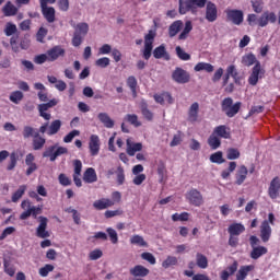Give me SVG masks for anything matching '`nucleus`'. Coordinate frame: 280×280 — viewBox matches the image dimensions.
Instances as JSON below:
<instances>
[{"label": "nucleus", "instance_id": "nucleus-39", "mask_svg": "<svg viewBox=\"0 0 280 280\" xmlns=\"http://www.w3.org/2000/svg\"><path fill=\"white\" fill-rule=\"evenodd\" d=\"M33 150H43L45 148V143H47V140L43 137H40V133L33 138Z\"/></svg>", "mask_w": 280, "mask_h": 280}, {"label": "nucleus", "instance_id": "nucleus-62", "mask_svg": "<svg viewBox=\"0 0 280 280\" xmlns=\"http://www.w3.org/2000/svg\"><path fill=\"white\" fill-rule=\"evenodd\" d=\"M14 231H16V229H14V226H9V228L4 229L2 234L0 235V242L5 240V237H8V235H12V233H14Z\"/></svg>", "mask_w": 280, "mask_h": 280}, {"label": "nucleus", "instance_id": "nucleus-17", "mask_svg": "<svg viewBox=\"0 0 280 280\" xmlns=\"http://www.w3.org/2000/svg\"><path fill=\"white\" fill-rule=\"evenodd\" d=\"M34 161H35L34 154L28 153L25 158V165H27L26 176H32V174H34V172L38 170V165H36Z\"/></svg>", "mask_w": 280, "mask_h": 280}, {"label": "nucleus", "instance_id": "nucleus-5", "mask_svg": "<svg viewBox=\"0 0 280 280\" xmlns=\"http://www.w3.org/2000/svg\"><path fill=\"white\" fill-rule=\"evenodd\" d=\"M39 224L36 228V237H39L40 240H47V237H51V233L47 231V224H49V219L46 217H38L37 218Z\"/></svg>", "mask_w": 280, "mask_h": 280}, {"label": "nucleus", "instance_id": "nucleus-27", "mask_svg": "<svg viewBox=\"0 0 280 280\" xmlns=\"http://www.w3.org/2000/svg\"><path fill=\"white\" fill-rule=\"evenodd\" d=\"M39 132L32 126L26 125L23 127L22 137L23 139H34L38 137Z\"/></svg>", "mask_w": 280, "mask_h": 280}, {"label": "nucleus", "instance_id": "nucleus-42", "mask_svg": "<svg viewBox=\"0 0 280 280\" xmlns=\"http://www.w3.org/2000/svg\"><path fill=\"white\" fill-rule=\"evenodd\" d=\"M125 120L128 124H131V126H135V128H139V126H141V121H139V116H137V114H127L125 116Z\"/></svg>", "mask_w": 280, "mask_h": 280}, {"label": "nucleus", "instance_id": "nucleus-44", "mask_svg": "<svg viewBox=\"0 0 280 280\" xmlns=\"http://www.w3.org/2000/svg\"><path fill=\"white\" fill-rule=\"evenodd\" d=\"M23 92L21 91H14L10 94L9 100L10 102H12L13 104H21V102H23Z\"/></svg>", "mask_w": 280, "mask_h": 280}, {"label": "nucleus", "instance_id": "nucleus-20", "mask_svg": "<svg viewBox=\"0 0 280 280\" xmlns=\"http://www.w3.org/2000/svg\"><path fill=\"white\" fill-rule=\"evenodd\" d=\"M212 135L221 139H231V130L224 125L215 127Z\"/></svg>", "mask_w": 280, "mask_h": 280}, {"label": "nucleus", "instance_id": "nucleus-50", "mask_svg": "<svg viewBox=\"0 0 280 280\" xmlns=\"http://www.w3.org/2000/svg\"><path fill=\"white\" fill-rule=\"evenodd\" d=\"M173 222H187L189 220V213L183 212L180 214L175 213L172 215Z\"/></svg>", "mask_w": 280, "mask_h": 280}, {"label": "nucleus", "instance_id": "nucleus-58", "mask_svg": "<svg viewBox=\"0 0 280 280\" xmlns=\"http://www.w3.org/2000/svg\"><path fill=\"white\" fill-rule=\"evenodd\" d=\"M34 62L36 65H45V62H49V57H48L47 52L35 56Z\"/></svg>", "mask_w": 280, "mask_h": 280}, {"label": "nucleus", "instance_id": "nucleus-10", "mask_svg": "<svg viewBox=\"0 0 280 280\" xmlns=\"http://www.w3.org/2000/svg\"><path fill=\"white\" fill-rule=\"evenodd\" d=\"M264 75V70L261 69V62H256V65L252 69V73L248 78V83L252 86H256V84L259 82V78Z\"/></svg>", "mask_w": 280, "mask_h": 280}, {"label": "nucleus", "instance_id": "nucleus-47", "mask_svg": "<svg viewBox=\"0 0 280 280\" xmlns=\"http://www.w3.org/2000/svg\"><path fill=\"white\" fill-rule=\"evenodd\" d=\"M241 153L240 150L235 149V148H230L226 150V159L229 161H235L237 159H240Z\"/></svg>", "mask_w": 280, "mask_h": 280}, {"label": "nucleus", "instance_id": "nucleus-19", "mask_svg": "<svg viewBox=\"0 0 280 280\" xmlns=\"http://www.w3.org/2000/svg\"><path fill=\"white\" fill-rule=\"evenodd\" d=\"M115 202L110 199L102 198L93 202L94 209H97V211H102L104 209H108L109 207H113Z\"/></svg>", "mask_w": 280, "mask_h": 280}, {"label": "nucleus", "instance_id": "nucleus-4", "mask_svg": "<svg viewBox=\"0 0 280 280\" xmlns=\"http://www.w3.org/2000/svg\"><path fill=\"white\" fill-rule=\"evenodd\" d=\"M186 200L194 207H201L205 203L202 194L196 188H191L186 192Z\"/></svg>", "mask_w": 280, "mask_h": 280}, {"label": "nucleus", "instance_id": "nucleus-34", "mask_svg": "<svg viewBox=\"0 0 280 280\" xmlns=\"http://www.w3.org/2000/svg\"><path fill=\"white\" fill-rule=\"evenodd\" d=\"M195 71L200 72V71H206V73H213L214 71V67L211 63H207V62H198L195 66Z\"/></svg>", "mask_w": 280, "mask_h": 280}, {"label": "nucleus", "instance_id": "nucleus-46", "mask_svg": "<svg viewBox=\"0 0 280 280\" xmlns=\"http://www.w3.org/2000/svg\"><path fill=\"white\" fill-rule=\"evenodd\" d=\"M210 161H211V163H217L218 165H222V163H224V161H225L222 151L212 153L210 155Z\"/></svg>", "mask_w": 280, "mask_h": 280}, {"label": "nucleus", "instance_id": "nucleus-22", "mask_svg": "<svg viewBox=\"0 0 280 280\" xmlns=\"http://www.w3.org/2000/svg\"><path fill=\"white\" fill-rule=\"evenodd\" d=\"M199 110L200 105L198 103H192L188 109V121H191V124L198 121Z\"/></svg>", "mask_w": 280, "mask_h": 280}, {"label": "nucleus", "instance_id": "nucleus-24", "mask_svg": "<svg viewBox=\"0 0 280 280\" xmlns=\"http://www.w3.org/2000/svg\"><path fill=\"white\" fill-rule=\"evenodd\" d=\"M130 244L132 246H139L140 248H148V242H145V238L139 234H135L129 238Z\"/></svg>", "mask_w": 280, "mask_h": 280}, {"label": "nucleus", "instance_id": "nucleus-60", "mask_svg": "<svg viewBox=\"0 0 280 280\" xmlns=\"http://www.w3.org/2000/svg\"><path fill=\"white\" fill-rule=\"evenodd\" d=\"M16 153H12L10 155V162H9V165L7 166V170L9 172H12V170H14L16 167Z\"/></svg>", "mask_w": 280, "mask_h": 280}, {"label": "nucleus", "instance_id": "nucleus-13", "mask_svg": "<svg viewBox=\"0 0 280 280\" xmlns=\"http://www.w3.org/2000/svg\"><path fill=\"white\" fill-rule=\"evenodd\" d=\"M48 56V62H56L60 56H65V48L61 46H55L46 51Z\"/></svg>", "mask_w": 280, "mask_h": 280}, {"label": "nucleus", "instance_id": "nucleus-57", "mask_svg": "<svg viewBox=\"0 0 280 280\" xmlns=\"http://www.w3.org/2000/svg\"><path fill=\"white\" fill-rule=\"evenodd\" d=\"M103 255L104 253L101 249H94L90 252L89 259H91V261H97V259H102Z\"/></svg>", "mask_w": 280, "mask_h": 280}, {"label": "nucleus", "instance_id": "nucleus-61", "mask_svg": "<svg viewBox=\"0 0 280 280\" xmlns=\"http://www.w3.org/2000/svg\"><path fill=\"white\" fill-rule=\"evenodd\" d=\"M30 211H31V215L36 220V218H38V215H40V213H43V207L33 206L30 208Z\"/></svg>", "mask_w": 280, "mask_h": 280}, {"label": "nucleus", "instance_id": "nucleus-64", "mask_svg": "<svg viewBox=\"0 0 280 280\" xmlns=\"http://www.w3.org/2000/svg\"><path fill=\"white\" fill-rule=\"evenodd\" d=\"M59 183H60V185H62L63 187H69V185H71L70 178L67 177V175H65V174H60V175H59Z\"/></svg>", "mask_w": 280, "mask_h": 280}, {"label": "nucleus", "instance_id": "nucleus-43", "mask_svg": "<svg viewBox=\"0 0 280 280\" xmlns=\"http://www.w3.org/2000/svg\"><path fill=\"white\" fill-rule=\"evenodd\" d=\"M140 108L144 119H147L148 121H152V119H154V114L148 108L147 103H142Z\"/></svg>", "mask_w": 280, "mask_h": 280}, {"label": "nucleus", "instance_id": "nucleus-15", "mask_svg": "<svg viewBox=\"0 0 280 280\" xmlns=\"http://www.w3.org/2000/svg\"><path fill=\"white\" fill-rule=\"evenodd\" d=\"M272 235V228L268 221H262L260 224V238L262 242H268Z\"/></svg>", "mask_w": 280, "mask_h": 280}, {"label": "nucleus", "instance_id": "nucleus-1", "mask_svg": "<svg viewBox=\"0 0 280 280\" xmlns=\"http://www.w3.org/2000/svg\"><path fill=\"white\" fill-rule=\"evenodd\" d=\"M179 1V14H187L191 12L196 14L198 8H205L207 0H178Z\"/></svg>", "mask_w": 280, "mask_h": 280}, {"label": "nucleus", "instance_id": "nucleus-11", "mask_svg": "<svg viewBox=\"0 0 280 280\" xmlns=\"http://www.w3.org/2000/svg\"><path fill=\"white\" fill-rule=\"evenodd\" d=\"M101 145L102 143L100 142V136L92 135L89 141V150H90L91 156H97V154H100Z\"/></svg>", "mask_w": 280, "mask_h": 280}, {"label": "nucleus", "instance_id": "nucleus-54", "mask_svg": "<svg viewBox=\"0 0 280 280\" xmlns=\"http://www.w3.org/2000/svg\"><path fill=\"white\" fill-rule=\"evenodd\" d=\"M75 137H80V130H72L66 137H63V143H71Z\"/></svg>", "mask_w": 280, "mask_h": 280}, {"label": "nucleus", "instance_id": "nucleus-16", "mask_svg": "<svg viewBox=\"0 0 280 280\" xmlns=\"http://www.w3.org/2000/svg\"><path fill=\"white\" fill-rule=\"evenodd\" d=\"M143 150V144L141 142H132V140L129 138L127 139V154L129 156H135L137 152H141Z\"/></svg>", "mask_w": 280, "mask_h": 280}, {"label": "nucleus", "instance_id": "nucleus-3", "mask_svg": "<svg viewBox=\"0 0 280 280\" xmlns=\"http://www.w3.org/2000/svg\"><path fill=\"white\" fill-rule=\"evenodd\" d=\"M154 38H156V33L154 31H149V33L144 36L143 58L145 60H150V58L152 57Z\"/></svg>", "mask_w": 280, "mask_h": 280}, {"label": "nucleus", "instance_id": "nucleus-32", "mask_svg": "<svg viewBox=\"0 0 280 280\" xmlns=\"http://www.w3.org/2000/svg\"><path fill=\"white\" fill-rule=\"evenodd\" d=\"M2 12L4 16H15L16 12H19V9L12 2L9 1L2 8Z\"/></svg>", "mask_w": 280, "mask_h": 280}, {"label": "nucleus", "instance_id": "nucleus-52", "mask_svg": "<svg viewBox=\"0 0 280 280\" xmlns=\"http://www.w3.org/2000/svg\"><path fill=\"white\" fill-rule=\"evenodd\" d=\"M141 259H144V261H148L149 264H151V266H154V264H156V258L150 252L142 253L141 254Z\"/></svg>", "mask_w": 280, "mask_h": 280}, {"label": "nucleus", "instance_id": "nucleus-51", "mask_svg": "<svg viewBox=\"0 0 280 280\" xmlns=\"http://www.w3.org/2000/svg\"><path fill=\"white\" fill-rule=\"evenodd\" d=\"M176 264H178V258H176L175 256H168L163 262L162 266L164 268H170L172 266H176Z\"/></svg>", "mask_w": 280, "mask_h": 280}, {"label": "nucleus", "instance_id": "nucleus-9", "mask_svg": "<svg viewBox=\"0 0 280 280\" xmlns=\"http://www.w3.org/2000/svg\"><path fill=\"white\" fill-rule=\"evenodd\" d=\"M233 78L235 84H240V80H242V78L240 77V72H237V68L235 67V65H230L226 68V73L223 78V86H226V84H229V80Z\"/></svg>", "mask_w": 280, "mask_h": 280}, {"label": "nucleus", "instance_id": "nucleus-31", "mask_svg": "<svg viewBox=\"0 0 280 280\" xmlns=\"http://www.w3.org/2000/svg\"><path fill=\"white\" fill-rule=\"evenodd\" d=\"M241 62L244 67H253V65H257V62L259 61L257 60V57H255V55L247 54L242 57Z\"/></svg>", "mask_w": 280, "mask_h": 280}, {"label": "nucleus", "instance_id": "nucleus-28", "mask_svg": "<svg viewBox=\"0 0 280 280\" xmlns=\"http://www.w3.org/2000/svg\"><path fill=\"white\" fill-rule=\"evenodd\" d=\"M60 128H62V121L60 119H56L48 126L47 135L49 137H54V135H58V132H60Z\"/></svg>", "mask_w": 280, "mask_h": 280}, {"label": "nucleus", "instance_id": "nucleus-25", "mask_svg": "<svg viewBox=\"0 0 280 280\" xmlns=\"http://www.w3.org/2000/svg\"><path fill=\"white\" fill-rule=\"evenodd\" d=\"M244 231H246V228L242 223H232L228 228L229 234L234 235V236L242 235V233H244Z\"/></svg>", "mask_w": 280, "mask_h": 280}, {"label": "nucleus", "instance_id": "nucleus-37", "mask_svg": "<svg viewBox=\"0 0 280 280\" xmlns=\"http://www.w3.org/2000/svg\"><path fill=\"white\" fill-rule=\"evenodd\" d=\"M266 253H268V248L264 246L253 247L250 257L252 259H259V257H262V255H266Z\"/></svg>", "mask_w": 280, "mask_h": 280}, {"label": "nucleus", "instance_id": "nucleus-45", "mask_svg": "<svg viewBox=\"0 0 280 280\" xmlns=\"http://www.w3.org/2000/svg\"><path fill=\"white\" fill-rule=\"evenodd\" d=\"M252 8L256 14L264 12V0H250Z\"/></svg>", "mask_w": 280, "mask_h": 280}, {"label": "nucleus", "instance_id": "nucleus-56", "mask_svg": "<svg viewBox=\"0 0 280 280\" xmlns=\"http://www.w3.org/2000/svg\"><path fill=\"white\" fill-rule=\"evenodd\" d=\"M16 30L18 28H16L15 24H12V22H9L5 25L4 34H5V36H12L14 34H16Z\"/></svg>", "mask_w": 280, "mask_h": 280}, {"label": "nucleus", "instance_id": "nucleus-49", "mask_svg": "<svg viewBox=\"0 0 280 280\" xmlns=\"http://www.w3.org/2000/svg\"><path fill=\"white\" fill-rule=\"evenodd\" d=\"M175 51L179 60H191V55L187 54L184 49L180 48V46H176Z\"/></svg>", "mask_w": 280, "mask_h": 280}, {"label": "nucleus", "instance_id": "nucleus-36", "mask_svg": "<svg viewBox=\"0 0 280 280\" xmlns=\"http://www.w3.org/2000/svg\"><path fill=\"white\" fill-rule=\"evenodd\" d=\"M196 265L198 266V268L206 270V268H209V259H207V256H205L200 253H197Z\"/></svg>", "mask_w": 280, "mask_h": 280}, {"label": "nucleus", "instance_id": "nucleus-7", "mask_svg": "<svg viewBox=\"0 0 280 280\" xmlns=\"http://www.w3.org/2000/svg\"><path fill=\"white\" fill-rule=\"evenodd\" d=\"M54 106H58L57 98H52L48 103L39 104L37 106L39 117H43V119H45L46 121H49V119H51V114H47V110L49 108H54Z\"/></svg>", "mask_w": 280, "mask_h": 280}, {"label": "nucleus", "instance_id": "nucleus-63", "mask_svg": "<svg viewBox=\"0 0 280 280\" xmlns=\"http://www.w3.org/2000/svg\"><path fill=\"white\" fill-rule=\"evenodd\" d=\"M82 40H84V37L82 35H78L77 33L73 34V38H72L73 47H80V45H82Z\"/></svg>", "mask_w": 280, "mask_h": 280}, {"label": "nucleus", "instance_id": "nucleus-29", "mask_svg": "<svg viewBox=\"0 0 280 280\" xmlns=\"http://www.w3.org/2000/svg\"><path fill=\"white\" fill-rule=\"evenodd\" d=\"M248 176V168L245 165H241L236 172V185H242Z\"/></svg>", "mask_w": 280, "mask_h": 280}, {"label": "nucleus", "instance_id": "nucleus-2", "mask_svg": "<svg viewBox=\"0 0 280 280\" xmlns=\"http://www.w3.org/2000/svg\"><path fill=\"white\" fill-rule=\"evenodd\" d=\"M221 108L228 117H235L242 108V103L237 102L233 105V98L226 97L222 101Z\"/></svg>", "mask_w": 280, "mask_h": 280}, {"label": "nucleus", "instance_id": "nucleus-33", "mask_svg": "<svg viewBox=\"0 0 280 280\" xmlns=\"http://www.w3.org/2000/svg\"><path fill=\"white\" fill-rule=\"evenodd\" d=\"M252 270H255V266H253V265L241 267L236 275V279L237 280L246 279V277H248V272H250Z\"/></svg>", "mask_w": 280, "mask_h": 280}, {"label": "nucleus", "instance_id": "nucleus-6", "mask_svg": "<svg viewBox=\"0 0 280 280\" xmlns=\"http://www.w3.org/2000/svg\"><path fill=\"white\" fill-rule=\"evenodd\" d=\"M226 19L233 25H242L244 23V11L237 9H228L225 11Z\"/></svg>", "mask_w": 280, "mask_h": 280}, {"label": "nucleus", "instance_id": "nucleus-26", "mask_svg": "<svg viewBox=\"0 0 280 280\" xmlns=\"http://www.w3.org/2000/svg\"><path fill=\"white\" fill-rule=\"evenodd\" d=\"M97 119L105 126V128H113L115 126V120L112 119L107 113H98Z\"/></svg>", "mask_w": 280, "mask_h": 280}, {"label": "nucleus", "instance_id": "nucleus-8", "mask_svg": "<svg viewBox=\"0 0 280 280\" xmlns=\"http://www.w3.org/2000/svg\"><path fill=\"white\" fill-rule=\"evenodd\" d=\"M172 78L177 84H187L191 80L189 72L183 68H176L172 73Z\"/></svg>", "mask_w": 280, "mask_h": 280}, {"label": "nucleus", "instance_id": "nucleus-23", "mask_svg": "<svg viewBox=\"0 0 280 280\" xmlns=\"http://www.w3.org/2000/svg\"><path fill=\"white\" fill-rule=\"evenodd\" d=\"M129 272L132 275V277H148L150 275V269L138 265L131 268Z\"/></svg>", "mask_w": 280, "mask_h": 280}, {"label": "nucleus", "instance_id": "nucleus-21", "mask_svg": "<svg viewBox=\"0 0 280 280\" xmlns=\"http://www.w3.org/2000/svg\"><path fill=\"white\" fill-rule=\"evenodd\" d=\"M70 24L74 27V34L79 36H86L89 34V24L88 23H79L75 25V22L71 21Z\"/></svg>", "mask_w": 280, "mask_h": 280}, {"label": "nucleus", "instance_id": "nucleus-59", "mask_svg": "<svg viewBox=\"0 0 280 280\" xmlns=\"http://www.w3.org/2000/svg\"><path fill=\"white\" fill-rule=\"evenodd\" d=\"M49 272H54V266L52 265H45L39 269L40 277H47Z\"/></svg>", "mask_w": 280, "mask_h": 280}, {"label": "nucleus", "instance_id": "nucleus-48", "mask_svg": "<svg viewBox=\"0 0 280 280\" xmlns=\"http://www.w3.org/2000/svg\"><path fill=\"white\" fill-rule=\"evenodd\" d=\"M127 86L131 90L132 97H137V79L135 77H129L127 79Z\"/></svg>", "mask_w": 280, "mask_h": 280}, {"label": "nucleus", "instance_id": "nucleus-18", "mask_svg": "<svg viewBox=\"0 0 280 280\" xmlns=\"http://www.w3.org/2000/svg\"><path fill=\"white\" fill-rule=\"evenodd\" d=\"M42 12L48 23H54L56 21V9L54 7H48L45 4L44 7L40 5Z\"/></svg>", "mask_w": 280, "mask_h": 280}, {"label": "nucleus", "instance_id": "nucleus-55", "mask_svg": "<svg viewBox=\"0 0 280 280\" xmlns=\"http://www.w3.org/2000/svg\"><path fill=\"white\" fill-rule=\"evenodd\" d=\"M107 235H109V240L112 244H117L119 242V236L117 235V231L113 228H108L107 230Z\"/></svg>", "mask_w": 280, "mask_h": 280}, {"label": "nucleus", "instance_id": "nucleus-12", "mask_svg": "<svg viewBox=\"0 0 280 280\" xmlns=\"http://www.w3.org/2000/svg\"><path fill=\"white\" fill-rule=\"evenodd\" d=\"M268 194L271 200H277L280 196V179L279 177H275L269 185Z\"/></svg>", "mask_w": 280, "mask_h": 280}, {"label": "nucleus", "instance_id": "nucleus-14", "mask_svg": "<svg viewBox=\"0 0 280 280\" xmlns=\"http://www.w3.org/2000/svg\"><path fill=\"white\" fill-rule=\"evenodd\" d=\"M206 19L209 21V23H214V21H218V7H215L213 2H207Z\"/></svg>", "mask_w": 280, "mask_h": 280}, {"label": "nucleus", "instance_id": "nucleus-40", "mask_svg": "<svg viewBox=\"0 0 280 280\" xmlns=\"http://www.w3.org/2000/svg\"><path fill=\"white\" fill-rule=\"evenodd\" d=\"M25 191H27V186L26 185H21L18 190L12 195L11 200L12 202H16L20 199L23 198L25 195Z\"/></svg>", "mask_w": 280, "mask_h": 280}, {"label": "nucleus", "instance_id": "nucleus-38", "mask_svg": "<svg viewBox=\"0 0 280 280\" xmlns=\"http://www.w3.org/2000/svg\"><path fill=\"white\" fill-rule=\"evenodd\" d=\"M182 27H183V21H175L173 24H171L168 28V34L171 38H174V36H176V34L180 32Z\"/></svg>", "mask_w": 280, "mask_h": 280}, {"label": "nucleus", "instance_id": "nucleus-30", "mask_svg": "<svg viewBox=\"0 0 280 280\" xmlns=\"http://www.w3.org/2000/svg\"><path fill=\"white\" fill-rule=\"evenodd\" d=\"M84 183H97V173H95V168L90 167L83 174Z\"/></svg>", "mask_w": 280, "mask_h": 280}, {"label": "nucleus", "instance_id": "nucleus-53", "mask_svg": "<svg viewBox=\"0 0 280 280\" xmlns=\"http://www.w3.org/2000/svg\"><path fill=\"white\" fill-rule=\"evenodd\" d=\"M95 65L101 69H106V67L110 66V59L108 57H102L95 61Z\"/></svg>", "mask_w": 280, "mask_h": 280}, {"label": "nucleus", "instance_id": "nucleus-35", "mask_svg": "<svg viewBox=\"0 0 280 280\" xmlns=\"http://www.w3.org/2000/svg\"><path fill=\"white\" fill-rule=\"evenodd\" d=\"M153 56L158 60L161 59V58H165V60H170V55H167V50H165V46L164 45H161V46L156 47L153 50Z\"/></svg>", "mask_w": 280, "mask_h": 280}, {"label": "nucleus", "instance_id": "nucleus-41", "mask_svg": "<svg viewBox=\"0 0 280 280\" xmlns=\"http://www.w3.org/2000/svg\"><path fill=\"white\" fill-rule=\"evenodd\" d=\"M208 145L211 148V150H218V148H220V145H222V141L220 140L219 137H217V136H214V133H212L208 138Z\"/></svg>", "mask_w": 280, "mask_h": 280}]
</instances>
